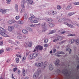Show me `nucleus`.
Returning <instances> with one entry per match:
<instances>
[{
  "label": "nucleus",
  "instance_id": "aec40b11",
  "mask_svg": "<svg viewBox=\"0 0 79 79\" xmlns=\"http://www.w3.org/2000/svg\"><path fill=\"white\" fill-rule=\"evenodd\" d=\"M49 26L50 27H53L55 26V24L53 23H51L49 24Z\"/></svg>",
  "mask_w": 79,
  "mask_h": 79
},
{
  "label": "nucleus",
  "instance_id": "58836bf2",
  "mask_svg": "<svg viewBox=\"0 0 79 79\" xmlns=\"http://www.w3.org/2000/svg\"><path fill=\"white\" fill-rule=\"evenodd\" d=\"M67 22H68L69 23H72V21L70 19H67Z\"/></svg>",
  "mask_w": 79,
  "mask_h": 79
},
{
  "label": "nucleus",
  "instance_id": "ea45409f",
  "mask_svg": "<svg viewBox=\"0 0 79 79\" xmlns=\"http://www.w3.org/2000/svg\"><path fill=\"white\" fill-rule=\"evenodd\" d=\"M57 8L58 10H61V6L58 5L57 6Z\"/></svg>",
  "mask_w": 79,
  "mask_h": 79
},
{
  "label": "nucleus",
  "instance_id": "37998d69",
  "mask_svg": "<svg viewBox=\"0 0 79 79\" xmlns=\"http://www.w3.org/2000/svg\"><path fill=\"white\" fill-rule=\"evenodd\" d=\"M16 62V63H19V58L17 57L15 59Z\"/></svg>",
  "mask_w": 79,
  "mask_h": 79
},
{
  "label": "nucleus",
  "instance_id": "4468645a",
  "mask_svg": "<svg viewBox=\"0 0 79 79\" xmlns=\"http://www.w3.org/2000/svg\"><path fill=\"white\" fill-rule=\"evenodd\" d=\"M49 70L52 71V69H53V66L52 64H50L49 66Z\"/></svg>",
  "mask_w": 79,
  "mask_h": 79
},
{
  "label": "nucleus",
  "instance_id": "a18cd8bd",
  "mask_svg": "<svg viewBox=\"0 0 79 79\" xmlns=\"http://www.w3.org/2000/svg\"><path fill=\"white\" fill-rule=\"evenodd\" d=\"M68 27H71V28H73L74 27V26L71 24H69V26H68Z\"/></svg>",
  "mask_w": 79,
  "mask_h": 79
},
{
  "label": "nucleus",
  "instance_id": "e2e57ef3",
  "mask_svg": "<svg viewBox=\"0 0 79 79\" xmlns=\"http://www.w3.org/2000/svg\"><path fill=\"white\" fill-rule=\"evenodd\" d=\"M64 24L66 25H67V26H69V24L67 22H65Z\"/></svg>",
  "mask_w": 79,
  "mask_h": 79
},
{
  "label": "nucleus",
  "instance_id": "cd10ccee",
  "mask_svg": "<svg viewBox=\"0 0 79 79\" xmlns=\"http://www.w3.org/2000/svg\"><path fill=\"white\" fill-rule=\"evenodd\" d=\"M15 10L17 12L18 11V5H15Z\"/></svg>",
  "mask_w": 79,
  "mask_h": 79
},
{
  "label": "nucleus",
  "instance_id": "8fccbe9b",
  "mask_svg": "<svg viewBox=\"0 0 79 79\" xmlns=\"http://www.w3.org/2000/svg\"><path fill=\"white\" fill-rule=\"evenodd\" d=\"M15 18L16 20H18L19 19V15L17 16Z\"/></svg>",
  "mask_w": 79,
  "mask_h": 79
},
{
  "label": "nucleus",
  "instance_id": "4d7b16f0",
  "mask_svg": "<svg viewBox=\"0 0 79 79\" xmlns=\"http://www.w3.org/2000/svg\"><path fill=\"white\" fill-rule=\"evenodd\" d=\"M6 50L7 51H9L10 50H11V48H6Z\"/></svg>",
  "mask_w": 79,
  "mask_h": 79
},
{
  "label": "nucleus",
  "instance_id": "49530a36",
  "mask_svg": "<svg viewBox=\"0 0 79 79\" xmlns=\"http://www.w3.org/2000/svg\"><path fill=\"white\" fill-rule=\"evenodd\" d=\"M6 2L8 4H10L11 2V0H6Z\"/></svg>",
  "mask_w": 79,
  "mask_h": 79
},
{
  "label": "nucleus",
  "instance_id": "864d4df0",
  "mask_svg": "<svg viewBox=\"0 0 79 79\" xmlns=\"http://www.w3.org/2000/svg\"><path fill=\"white\" fill-rule=\"evenodd\" d=\"M48 40L47 39H45L44 40L45 43H47L48 42Z\"/></svg>",
  "mask_w": 79,
  "mask_h": 79
},
{
  "label": "nucleus",
  "instance_id": "473e14b6",
  "mask_svg": "<svg viewBox=\"0 0 79 79\" xmlns=\"http://www.w3.org/2000/svg\"><path fill=\"white\" fill-rule=\"evenodd\" d=\"M37 73L39 74H40V73H41V69H37Z\"/></svg>",
  "mask_w": 79,
  "mask_h": 79
},
{
  "label": "nucleus",
  "instance_id": "f03ea898",
  "mask_svg": "<svg viewBox=\"0 0 79 79\" xmlns=\"http://www.w3.org/2000/svg\"><path fill=\"white\" fill-rule=\"evenodd\" d=\"M0 32L3 37H8V35L5 33L6 30L2 27H0Z\"/></svg>",
  "mask_w": 79,
  "mask_h": 79
},
{
  "label": "nucleus",
  "instance_id": "9d476101",
  "mask_svg": "<svg viewBox=\"0 0 79 79\" xmlns=\"http://www.w3.org/2000/svg\"><path fill=\"white\" fill-rule=\"evenodd\" d=\"M46 20L47 22H48V23H51V22H52V21H53L52 19L48 18H46Z\"/></svg>",
  "mask_w": 79,
  "mask_h": 79
},
{
  "label": "nucleus",
  "instance_id": "7c9ffc66",
  "mask_svg": "<svg viewBox=\"0 0 79 79\" xmlns=\"http://www.w3.org/2000/svg\"><path fill=\"white\" fill-rule=\"evenodd\" d=\"M71 8H72V5H70L67 7V8L68 10H70Z\"/></svg>",
  "mask_w": 79,
  "mask_h": 79
},
{
  "label": "nucleus",
  "instance_id": "b1692460",
  "mask_svg": "<svg viewBox=\"0 0 79 79\" xmlns=\"http://www.w3.org/2000/svg\"><path fill=\"white\" fill-rule=\"evenodd\" d=\"M31 23H39V21L36 20H31Z\"/></svg>",
  "mask_w": 79,
  "mask_h": 79
},
{
  "label": "nucleus",
  "instance_id": "a211bd4d",
  "mask_svg": "<svg viewBox=\"0 0 79 79\" xmlns=\"http://www.w3.org/2000/svg\"><path fill=\"white\" fill-rule=\"evenodd\" d=\"M22 32L25 34H28V31L25 29H23L22 30Z\"/></svg>",
  "mask_w": 79,
  "mask_h": 79
},
{
  "label": "nucleus",
  "instance_id": "0eeeda50",
  "mask_svg": "<svg viewBox=\"0 0 79 79\" xmlns=\"http://www.w3.org/2000/svg\"><path fill=\"white\" fill-rule=\"evenodd\" d=\"M26 3V1L25 0H22V2H21V6L22 7L23 9L24 10V8H25L24 4Z\"/></svg>",
  "mask_w": 79,
  "mask_h": 79
},
{
  "label": "nucleus",
  "instance_id": "f8f14e48",
  "mask_svg": "<svg viewBox=\"0 0 79 79\" xmlns=\"http://www.w3.org/2000/svg\"><path fill=\"white\" fill-rule=\"evenodd\" d=\"M14 23H16V21L15 20H10L7 22V23H8L9 24H12Z\"/></svg>",
  "mask_w": 79,
  "mask_h": 79
},
{
  "label": "nucleus",
  "instance_id": "4c0bfd02",
  "mask_svg": "<svg viewBox=\"0 0 79 79\" xmlns=\"http://www.w3.org/2000/svg\"><path fill=\"white\" fill-rule=\"evenodd\" d=\"M32 43L31 42H29L28 46L29 47H32Z\"/></svg>",
  "mask_w": 79,
  "mask_h": 79
},
{
  "label": "nucleus",
  "instance_id": "393cba45",
  "mask_svg": "<svg viewBox=\"0 0 79 79\" xmlns=\"http://www.w3.org/2000/svg\"><path fill=\"white\" fill-rule=\"evenodd\" d=\"M74 42H75V40L74 39H72L70 40V44H73Z\"/></svg>",
  "mask_w": 79,
  "mask_h": 79
},
{
  "label": "nucleus",
  "instance_id": "5701e85b",
  "mask_svg": "<svg viewBox=\"0 0 79 79\" xmlns=\"http://www.w3.org/2000/svg\"><path fill=\"white\" fill-rule=\"evenodd\" d=\"M75 13H76V12H72L70 13H69L68 14V15H69L70 16H71L72 15H74V14H75Z\"/></svg>",
  "mask_w": 79,
  "mask_h": 79
},
{
  "label": "nucleus",
  "instance_id": "6e6d98bb",
  "mask_svg": "<svg viewBox=\"0 0 79 79\" xmlns=\"http://www.w3.org/2000/svg\"><path fill=\"white\" fill-rule=\"evenodd\" d=\"M26 57H24L22 59L23 61H24V60H26Z\"/></svg>",
  "mask_w": 79,
  "mask_h": 79
},
{
  "label": "nucleus",
  "instance_id": "de8ad7c7",
  "mask_svg": "<svg viewBox=\"0 0 79 79\" xmlns=\"http://www.w3.org/2000/svg\"><path fill=\"white\" fill-rule=\"evenodd\" d=\"M19 42L18 41H15V45L18 46V44L19 45Z\"/></svg>",
  "mask_w": 79,
  "mask_h": 79
},
{
  "label": "nucleus",
  "instance_id": "1a4fd4ad",
  "mask_svg": "<svg viewBox=\"0 0 79 79\" xmlns=\"http://www.w3.org/2000/svg\"><path fill=\"white\" fill-rule=\"evenodd\" d=\"M62 73L64 74L65 75H66V76H69V73H68V71H67L66 72L64 71H62Z\"/></svg>",
  "mask_w": 79,
  "mask_h": 79
},
{
  "label": "nucleus",
  "instance_id": "052dcab7",
  "mask_svg": "<svg viewBox=\"0 0 79 79\" xmlns=\"http://www.w3.org/2000/svg\"><path fill=\"white\" fill-rule=\"evenodd\" d=\"M74 5H79V2H76L74 3Z\"/></svg>",
  "mask_w": 79,
  "mask_h": 79
},
{
  "label": "nucleus",
  "instance_id": "9b49d317",
  "mask_svg": "<svg viewBox=\"0 0 79 79\" xmlns=\"http://www.w3.org/2000/svg\"><path fill=\"white\" fill-rule=\"evenodd\" d=\"M36 47H37V48L38 49V50H43V46H41V45H38V46H36Z\"/></svg>",
  "mask_w": 79,
  "mask_h": 79
},
{
  "label": "nucleus",
  "instance_id": "09e8293b",
  "mask_svg": "<svg viewBox=\"0 0 79 79\" xmlns=\"http://www.w3.org/2000/svg\"><path fill=\"white\" fill-rule=\"evenodd\" d=\"M18 70V68L15 67L14 69H13V71H14V72H15L17 70Z\"/></svg>",
  "mask_w": 79,
  "mask_h": 79
},
{
  "label": "nucleus",
  "instance_id": "4be33fe9",
  "mask_svg": "<svg viewBox=\"0 0 79 79\" xmlns=\"http://www.w3.org/2000/svg\"><path fill=\"white\" fill-rule=\"evenodd\" d=\"M35 19H37V20H38V21H40V20H43L44 19V18H41V17H38L36 18Z\"/></svg>",
  "mask_w": 79,
  "mask_h": 79
},
{
  "label": "nucleus",
  "instance_id": "338daca9",
  "mask_svg": "<svg viewBox=\"0 0 79 79\" xmlns=\"http://www.w3.org/2000/svg\"><path fill=\"white\" fill-rule=\"evenodd\" d=\"M29 20L31 21V20L33 19L31 18V17H30L28 18Z\"/></svg>",
  "mask_w": 79,
  "mask_h": 79
},
{
  "label": "nucleus",
  "instance_id": "603ef678",
  "mask_svg": "<svg viewBox=\"0 0 79 79\" xmlns=\"http://www.w3.org/2000/svg\"><path fill=\"white\" fill-rule=\"evenodd\" d=\"M38 50V49H37V47H36L35 48V49L34 50L33 52H36V50Z\"/></svg>",
  "mask_w": 79,
  "mask_h": 79
},
{
  "label": "nucleus",
  "instance_id": "a19ab883",
  "mask_svg": "<svg viewBox=\"0 0 79 79\" xmlns=\"http://www.w3.org/2000/svg\"><path fill=\"white\" fill-rule=\"evenodd\" d=\"M56 72L57 74H60L61 73V71L59 69H57Z\"/></svg>",
  "mask_w": 79,
  "mask_h": 79
},
{
  "label": "nucleus",
  "instance_id": "dca6fc26",
  "mask_svg": "<svg viewBox=\"0 0 79 79\" xmlns=\"http://www.w3.org/2000/svg\"><path fill=\"white\" fill-rule=\"evenodd\" d=\"M24 19H27L28 18V16H27V14H25L23 16Z\"/></svg>",
  "mask_w": 79,
  "mask_h": 79
},
{
  "label": "nucleus",
  "instance_id": "2eb2a0df",
  "mask_svg": "<svg viewBox=\"0 0 79 79\" xmlns=\"http://www.w3.org/2000/svg\"><path fill=\"white\" fill-rule=\"evenodd\" d=\"M56 32V30H52V31H51L50 32L48 33V35H50V34H54Z\"/></svg>",
  "mask_w": 79,
  "mask_h": 79
},
{
  "label": "nucleus",
  "instance_id": "69168bd1",
  "mask_svg": "<svg viewBox=\"0 0 79 79\" xmlns=\"http://www.w3.org/2000/svg\"><path fill=\"white\" fill-rule=\"evenodd\" d=\"M3 52V50H0V54H1V53H2V52Z\"/></svg>",
  "mask_w": 79,
  "mask_h": 79
},
{
  "label": "nucleus",
  "instance_id": "e433bc0d",
  "mask_svg": "<svg viewBox=\"0 0 79 79\" xmlns=\"http://www.w3.org/2000/svg\"><path fill=\"white\" fill-rule=\"evenodd\" d=\"M30 16H31V18L33 19H34V18H35H35H36V17L34 16V15L32 14H31L30 15Z\"/></svg>",
  "mask_w": 79,
  "mask_h": 79
},
{
  "label": "nucleus",
  "instance_id": "6ab92c4d",
  "mask_svg": "<svg viewBox=\"0 0 79 79\" xmlns=\"http://www.w3.org/2000/svg\"><path fill=\"white\" fill-rule=\"evenodd\" d=\"M0 12H2L3 14H5L6 11V10H2V9L0 8Z\"/></svg>",
  "mask_w": 79,
  "mask_h": 79
},
{
  "label": "nucleus",
  "instance_id": "6e6552de",
  "mask_svg": "<svg viewBox=\"0 0 79 79\" xmlns=\"http://www.w3.org/2000/svg\"><path fill=\"white\" fill-rule=\"evenodd\" d=\"M14 29V27L12 26H8V31L10 32L12 31Z\"/></svg>",
  "mask_w": 79,
  "mask_h": 79
},
{
  "label": "nucleus",
  "instance_id": "412c9836",
  "mask_svg": "<svg viewBox=\"0 0 79 79\" xmlns=\"http://www.w3.org/2000/svg\"><path fill=\"white\" fill-rule=\"evenodd\" d=\"M66 51L69 52V54H70V53H71V49L69 48H66Z\"/></svg>",
  "mask_w": 79,
  "mask_h": 79
},
{
  "label": "nucleus",
  "instance_id": "72a5a7b5",
  "mask_svg": "<svg viewBox=\"0 0 79 79\" xmlns=\"http://www.w3.org/2000/svg\"><path fill=\"white\" fill-rule=\"evenodd\" d=\"M19 23V24H23L24 23V22L23 20H19L18 22Z\"/></svg>",
  "mask_w": 79,
  "mask_h": 79
},
{
  "label": "nucleus",
  "instance_id": "c85d7f7f",
  "mask_svg": "<svg viewBox=\"0 0 79 79\" xmlns=\"http://www.w3.org/2000/svg\"><path fill=\"white\" fill-rule=\"evenodd\" d=\"M17 38L18 39H19V40H21L23 39V37L20 35L17 36Z\"/></svg>",
  "mask_w": 79,
  "mask_h": 79
},
{
  "label": "nucleus",
  "instance_id": "680f3d73",
  "mask_svg": "<svg viewBox=\"0 0 79 79\" xmlns=\"http://www.w3.org/2000/svg\"><path fill=\"white\" fill-rule=\"evenodd\" d=\"M75 24H76V26H78V27H79V23H77V22L75 23Z\"/></svg>",
  "mask_w": 79,
  "mask_h": 79
},
{
  "label": "nucleus",
  "instance_id": "13d9d810",
  "mask_svg": "<svg viewBox=\"0 0 79 79\" xmlns=\"http://www.w3.org/2000/svg\"><path fill=\"white\" fill-rule=\"evenodd\" d=\"M14 27H16V28H18V24H15L14 25Z\"/></svg>",
  "mask_w": 79,
  "mask_h": 79
},
{
  "label": "nucleus",
  "instance_id": "f704fd0d",
  "mask_svg": "<svg viewBox=\"0 0 79 79\" xmlns=\"http://www.w3.org/2000/svg\"><path fill=\"white\" fill-rule=\"evenodd\" d=\"M75 42H76V44H77V45H78L79 44V40H75Z\"/></svg>",
  "mask_w": 79,
  "mask_h": 79
},
{
  "label": "nucleus",
  "instance_id": "f257e3e1",
  "mask_svg": "<svg viewBox=\"0 0 79 79\" xmlns=\"http://www.w3.org/2000/svg\"><path fill=\"white\" fill-rule=\"evenodd\" d=\"M35 65L36 66H37V67H42L43 69H44L45 68V67L47 66V64L45 62H44L43 64V62H42L41 63H35Z\"/></svg>",
  "mask_w": 79,
  "mask_h": 79
},
{
  "label": "nucleus",
  "instance_id": "ddd939ff",
  "mask_svg": "<svg viewBox=\"0 0 79 79\" xmlns=\"http://www.w3.org/2000/svg\"><path fill=\"white\" fill-rule=\"evenodd\" d=\"M27 3L30 4V5H32L33 3V1L32 0H26Z\"/></svg>",
  "mask_w": 79,
  "mask_h": 79
},
{
  "label": "nucleus",
  "instance_id": "f3484780",
  "mask_svg": "<svg viewBox=\"0 0 79 79\" xmlns=\"http://www.w3.org/2000/svg\"><path fill=\"white\" fill-rule=\"evenodd\" d=\"M51 15H53V16H55L57 14V12L55 11H52V12L51 13Z\"/></svg>",
  "mask_w": 79,
  "mask_h": 79
},
{
  "label": "nucleus",
  "instance_id": "20e7f679",
  "mask_svg": "<svg viewBox=\"0 0 79 79\" xmlns=\"http://www.w3.org/2000/svg\"><path fill=\"white\" fill-rule=\"evenodd\" d=\"M42 26L41 32H44L45 31H46V30H47V26H46L45 23H44L42 24Z\"/></svg>",
  "mask_w": 79,
  "mask_h": 79
},
{
  "label": "nucleus",
  "instance_id": "0e129e2a",
  "mask_svg": "<svg viewBox=\"0 0 79 79\" xmlns=\"http://www.w3.org/2000/svg\"><path fill=\"white\" fill-rule=\"evenodd\" d=\"M3 44V41H2L0 42V45H2Z\"/></svg>",
  "mask_w": 79,
  "mask_h": 79
},
{
  "label": "nucleus",
  "instance_id": "39448f33",
  "mask_svg": "<svg viewBox=\"0 0 79 79\" xmlns=\"http://www.w3.org/2000/svg\"><path fill=\"white\" fill-rule=\"evenodd\" d=\"M39 74L36 73L33 75V79H39Z\"/></svg>",
  "mask_w": 79,
  "mask_h": 79
},
{
  "label": "nucleus",
  "instance_id": "bb28decb",
  "mask_svg": "<svg viewBox=\"0 0 79 79\" xmlns=\"http://www.w3.org/2000/svg\"><path fill=\"white\" fill-rule=\"evenodd\" d=\"M56 39L57 40H62V39H63V38L61 36H59L57 37Z\"/></svg>",
  "mask_w": 79,
  "mask_h": 79
},
{
  "label": "nucleus",
  "instance_id": "774afa93",
  "mask_svg": "<svg viewBox=\"0 0 79 79\" xmlns=\"http://www.w3.org/2000/svg\"><path fill=\"white\" fill-rule=\"evenodd\" d=\"M79 64H78L77 67V70H78V69H79Z\"/></svg>",
  "mask_w": 79,
  "mask_h": 79
},
{
  "label": "nucleus",
  "instance_id": "7ed1b4c3",
  "mask_svg": "<svg viewBox=\"0 0 79 79\" xmlns=\"http://www.w3.org/2000/svg\"><path fill=\"white\" fill-rule=\"evenodd\" d=\"M37 56H38V53L37 52H35L33 54L30 55L29 56H30L31 60H32V59H35Z\"/></svg>",
  "mask_w": 79,
  "mask_h": 79
},
{
  "label": "nucleus",
  "instance_id": "c756f323",
  "mask_svg": "<svg viewBox=\"0 0 79 79\" xmlns=\"http://www.w3.org/2000/svg\"><path fill=\"white\" fill-rule=\"evenodd\" d=\"M8 42L10 44H15V43L12 41V40H9Z\"/></svg>",
  "mask_w": 79,
  "mask_h": 79
},
{
  "label": "nucleus",
  "instance_id": "2f4dec72",
  "mask_svg": "<svg viewBox=\"0 0 79 79\" xmlns=\"http://www.w3.org/2000/svg\"><path fill=\"white\" fill-rule=\"evenodd\" d=\"M23 74L24 76H26V72H25V70L24 69L23 70Z\"/></svg>",
  "mask_w": 79,
  "mask_h": 79
},
{
  "label": "nucleus",
  "instance_id": "423d86ee",
  "mask_svg": "<svg viewBox=\"0 0 79 79\" xmlns=\"http://www.w3.org/2000/svg\"><path fill=\"white\" fill-rule=\"evenodd\" d=\"M60 60H59L57 59L56 60L55 62V64L56 66H60Z\"/></svg>",
  "mask_w": 79,
  "mask_h": 79
},
{
  "label": "nucleus",
  "instance_id": "c9c22d12",
  "mask_svg": "<svg viewBox=\"0 0 79 79\" xmlns=\"http://www.w3.org/2000/svg\"><path fill=\"white\" fill-rule=\"evenodd\" d=\"M26 29L27 30L29 31H31H31H32V29L30 27H27V28H26Z\"/></svg>",
  "mask_w": 79,
  "mask_h": 79
},
{
  "label": "nucleus",
  "instance_id": "3c124183",
  "mask_svg": "<svg viewBox=\"0 0 79 79\" xmlns=\"http://www.w3.org/2000/svg\"><path fill=\"white\" fill-rule=\"evenodd\" d=\"M45 14H46V15H51V13L47 11L45 12Z\"/></svg>",
  "mask_w": 79,
  "mask_h": 79
},
{
  "label": "nucleus",
  "instance_id": "5fc2aeb1",
  "mask_svg": "<svg viewBox=\"0 0 79 79\" xmlns=\"http://www.w3.org/2000/svg\"><path fill=\"white\" fill-rule=\"evenodd\" d=\"M48 44H45L44 45V47H48Z\"/></svg>",
  "mask_w": 79,
  "mask_h": 79
},
{
  "label": "nucleus",
  "instance_id": "bf43d9fd",
  "mask_svg": "<svg viewBox=\"0 0 79 79\" xmlns=\"http://www.w3.org/2000/svg\"><path fill=\"white\" fill-rule=\"evenodd\" d=\"M53 53H55V52H56V49H54L53 50Z\"/></svg>",
  "mask_w": 79,
  "mask_h": 79
},
{
  "label": "nucleus",
  "instance_id": "a878e982",
  "mask_svg": "<svg viewBox=\"0 0 79 79\" xmlns=\"http://www.w3.org/2000/svg\"><path fill=\"white\" fill-rule=\"evenodd\" d=\"M66 21V19H65L63 18L60 19L58 20V21L59 22H63V21Z\"/></svg>",
  "mask_w": 79,
  "mask_h": 79
},
{
  "label": "nucleus",
  "instance_id": "79ce46f5",
  "mask_svg": "<svg viewBox=\"0 0 79 79\" xmlns=\"http://www.w3.org/2000/svg\"><path fill=\"white\" fill-rule=\"evenodd\" d=\"M67 36H68V37H69V36H76V35L74 34H71L68 35Z\"/></svg>",
  "mask_w": 79,
  "mask_h": 79
},
{
  "label": "nucleus",
  "instance_id": "c03bdc74",
  "mask_svg": "<svg viewBox=\"0 0 79 79\" xmlns=\"http://www.w3.org/2000/svg\"><path fill=\"white\" fill-rule=\"evenodd\" d=\"M57 53L58 54H64V52L62 51H58Z\"/></svg>",
  "mask_w": 79,
  "mask_h": 79
}]
</instances>
